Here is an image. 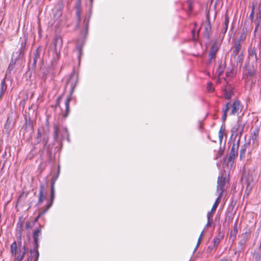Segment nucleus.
Segmentation results:
<instances>
[{"label":"nucleus","instance_id":"1","mask_svg":"<svg viewBox=\"0 0 261 261\" xmlns=\"http://www.w3.org/2000/svg\"><path fill=\"white\" fill-rule=\"evenodd\" d=\"M239 148V143H233L231 151L229 153V155L227 159H226L225 162L229 164L230 163L231 165L233 163L234 160L238 155V151Z\"/></svg>","mask_w":261,"mask_h":261},{"label":"nucleus","instance_id":"2","mask_svg":"<svg viewBox=\"0 0 261 261\" xmlns=\"http://www.w3.org/2000/svg\"><path fill=\"white\" fill-rule=\"evenodd\" d=\"M244 128V124L241 121H238L232 127L231 132L232 136L236 137L238 136L241 137Z\"/></svg>","mask_w":261,"mask_h":261},{"label":"nucleus","instance_id":"3","mask_svg":"<svg viewBox=\"0 0 261 261\" xmlns=\"http://www.w3.org/2000/svg\"><path fill=\"white\" fill-rule=\"evenodd\" d=\"M37 139L38 143L42 141L45 146L48 141V133L43 129H39L37 135Z\"/></svg>","mask_w":261,"mask_h":261},{"label":"nucleus","instance_id":"4","mask_svg":"<svg viewBox=\"0 0 261 261\" xmlns=\"http://www.w3.org/2000/svg\"><path fill=\"white\" fill-rule=\"evenodd\" d=\"M227 181L226 177L219 176L217 181V192L219 193V196L222 197L224 191V188Z\"/></svg>","mask_w":261,"mask_h":261},{"label":"nucleus","instance_id":"5","mask_svg":"<svg viewBox=\"0 0 261 261\" xmlns=\"http://www.w3.org/2000/svg\"><path fill=\"white\" fill-rule=\"evenodd\" d=\"M255 71L256 69L254 65L249 64L244 67L243 73L244 77L248 78L252 77L255 75Z\"/></svg>","mask_w":261,"mask_h":261},{"label":"nucleus","instance_id":"6","mask_svg":"<svg viewBox=\"0 0 261 261\" xmlns=\"http://www.w3.org/2000/svg\"><path fill=\"white\" fill-rule=\"evenodd\" d=\"M240 238V240L238 243V251L239 252H241L242 250H243L245 248L246 243L249 239V234L247 232H245L244 233L242 234Z\"/></svg>","mask_w":261,"mask_h":261},{"label":"nucleus","instance_id":"7","mask_svg":"<svg viewBox=\"0 0 261 261\" xmlns=\"http://www.w3.org/2000/svg\"><path fill=\"white\" fill-rule=\"evenodd\" d=\"M25 47V43L22 42L21 48L19 50V54L17 56L15 57V55L14 53L13 54L12 56V59L11 60V62L10 63L9 65L15 66L16 61L17 60L21 59L23 55V51L24 50V48Z\"/></svg>","mask_w":261,"mask_h":261},{"label":"nucleus","instance_id":"8","mask_svg":"<svg viewBox=\"0 0 261 261\" xmlns=\"http://www.w3.org/2000/svg\"><path fill=\"white\" fill-rule=\"evenodd\" d=\"M25 47V43L22 42L21 48L19 50V54L17 56L15 57V55L14 53L13 54L12 56V59L11 60V62L10 63L9 65L15 66L16 61L17 60L21 59L23 55V51L24 50V48Z\"/></svg>","mask_w":261,"mask_h":261},{"label":"nucleus","instance_id":"9","mask_svg":"<svg viewBox=\"0 0 261 261\" xmlns=\"http://www.w3.org/2000/svg\"><path fill=\"white\" fill-rule=\"evenodd\" d=\"M41 235V228H37L34 230L33 234L34 243L35 244V247L36 249L38 248L39 245V237Z\"/></svg>","mask_w":261,"mask_h":261},{"label":"nucleus","instance_id":"10","mask_svg":"<svg viewBox=\"0 0 261 261\" xmlns=\"http://www.w3.org/2000/svg\"><path fill=\"white\" fill-rule=\"evenodd\" d=\"M231 108L230 114L235 115L238 111L240 109V103L238 100H235L232 105L229 103V108Z\"/></svg>","mask_w":261,"mask_h":261},{"label":"nucleus","instance_id":"11","mask_svg":"<svg viewBox=\"0 0 261 261\" xmlns=\"http://www.w3.org/2000/svg\"><path fill=\"white\" fill-rule=\"evenodd\" d=\"M241 48V45L240 43V41L236 42L235 43L234 46L232 47L233 53H232V57L231 59V61L232 60V58H233L234 59H236V57L237 55H239V53L240 51Z\"/></svg>","mask_w":261,"mask_h":261},{"label":"nucleus","instance_id":"12","mask_svg":"<svg viewBox=\"0 0 261 261\" xmlns=\"http://www.w3.org/2000/svg\"><path fill=\"white\" fill-rule=\"evenodd\" d=\"M12 116L9 115L8 116L6 122L4 125V129L6 130L7 133L10 132L12 127Z\"/></svg>","mask_w":261,"mask_h":261},{"label":"nucleus","instance_id":"13","mask_svg":"<svg viewBox=\"0 0 261 261\" xmlns=\"http://www.w3.org/2000/svg\"><path fill=\"white\" fill-rule=\"evenodd\" d=\"M55 181L52 180L51 184V195H50V202L48 203L47 205V210H48L51 206L53 200L55 198V189H54Z\"/></svg>","mask_w":261,"mask_h":261},{"label":"nucleus","instance_id":"14","mask_svg":"<svg viewBox=\"0 0 261 261\" xmlns=\"http://www.w3.org/2000/svg\"><path fill=\"white\" fill-rule=\"evenodd\" d=\"M233 94L232 88L230 86H227L224 90V96L227 99H230Z\"/></svg>","mask_w":261,"mask_h":261},{"label":"nucleus","instance_id":"15","mask_svg":"<svg viewBox=\"0 0 261 261\" xmlns=\"http://www.w3.org/2000/svg\"><path fill=\"white\" fill-rule=\"evenodd\" d=\"M81 1L82 0H76L75 4V9L76 10V15L77 16L78 21L80 20V14L81 12Z\"/></svg>","mask_w":261,"mask_h":261},{"label":"nucleus","instance_id":"16","mask_svg":"<svg viewBox=\"0 0 261 261\" xmlns=\"http://www.w3.org/2000/svg\"><path fill=\"white\" fill-rule=\"evenodd\" d=\"M204 27V31L203 33V35L204 37H205L207 39H208L211 31V27L210 25V22L208 21L207 23L205 24Z\"/></svg>","mask_w":261,"mask_h":261},{"label":"nucleus","instance_id":"17","mask_svg":"<svg viewBox=\"0 0 261 261\" xmlns=\"http://www.w3.org/2000/svg\"><path fill=\"white\" fill-rule=\"evenodd\" d=\"M256 51V49L255 47L251 48L249 50V58L250 59L252 58L253 60L255 62H256L257 60Z\"/></svg>","mask_w":261,"mask_h":261},{"label":"nucleus","instance_id":"18","mask_svg":"<svg viewBox=\"0 0 261 261\" xmlns=\"http://www.w3.org/2000/svg\"><path fill=\"white\" fill-rule=\"evenodd\" d=\"M54 45L56 49L60 48L62 45V39L60 36H55L54 39Z\"/></svg>","mask_w":261,"mask_h":261},{"label":"nucleus","instance_id":"19","mask_svg":"<svg viewBox=\"0 0 261 261\" xmlns=\"http://www.w3.org/2000/svg\"><path fill=\"white\" fill-rule=\"evenodd\" d=\"M71 96H69L66 101H65V107H66V110H65V114H64V117H66L69 112H70V109H69V103L71 101Z\"/></svg>","mask_w":261,"mask_h":261},{"label":"nucleus","instance_id":"20","mask_svg":"<svg viewBox=\"0 0 261 261\" xmlns=\"http://www.w3.org/2000/svg\"><path fill=\"white\" fill-rule=\"evenodd\" d=\"M237 225H238V224H237V222H236L235 223L233 228L230 230V238H233V240L236 238V237L238 233V229Z\"/></svg>","mask_w":261,"mask_h":261},{"label":"nucleus","instance_id":"21","mask_svg":"<svg viewBox=\"0 0 261 261\" xmlns=\"http://www.w3.org/2000/svg\"><path fill=\"white\" fill-rule=\"evenodd\" d=\"M229 110V103L228 102L226 104L225 107L223 108L222 111L223 112V115L222 117V119L223 121H224L227 117V112Z\"/></svg>","mask_w":261,"mask_h":261},{"label":"nucleus","instance_id":"22","mask_svg":"<svg viewBox=\"0 0 261 261\" xmlns=\"http://www.w3.org/2000/svg\"><path fill=\"white\" fill-rule=\"evenodd\" d=\"M23 250L22 254L21 255H20L19 254H16V255H15V261H21L23 259L25 254L26 253V249H25V245L23 247Z\"/></svg>","mask_w":261,"mask_h":261},{"label":"nucleus","instance_id":"23","mask_svg":"<svg viewBox=\"0 0 261 261\" xmlns=\"http://www.w3.org/2000/svg\"><path fill=\"white\" fill-rule=\"evenodd\" d=\"M249 145H250V142H249L248 144H245L242 146L240 151L241 159L244 158L246 148Z\"/></svg>","mask_w":261,"mask_h":261},{"label":"nucleus","instance_id":"24","mask_svg":"<svg viewBox=\"0 0 261 261\" xmlns=\"http://www.w3.org/2000/svg\"><path fill=\"white\" fill-rule=\"evenodd\" d=\"M236 61L237 66L239 65L240 67H241L243 61V56L242 53L237 55L236 57V59H234Z\"/></svg>","mask_w":261,"mask_h":261},{"label":"nucleus","instance_id":"25","mask_svg":"<svg viewBox=\"0 0 261 261\" xmlns=\"http://www.w3.org/2000/svg\"><path fill=\"white\" fill-rule=\"evenodd\" d=\"M221 198V197H220V196H219L218 197V198L215 201V202L214 203V204L211 209V211L210 212H208V213H211V217L213 216L214 212L216 211V209L217 208L218 204H219L220 200Z\"/></svg>","mask_w":261,"mask_h":261},{"label":"nucleus","instance_id":"26","mask_svg":"<svg viewBox=\"0 0 261 261\" xmlns=\"http://www.w3.org/2000/svg\"><path fill=\"white\" fill-rule=\"evenodd\" d=\"M218 49V47L216 46L215 44L212 45L211 48V53L210 54L211 59L215 57V55Z\"/></svg>","mask_w":261,"mask_h":261},{"label":"nucleus","instance_id":"27","mask_svg":"<svg viewBox=\"0 0 261 261\" xmlns=\"http://www.w3.org/2000/svg\"><path fill=\"white\" fill-rule=\"evenodd\" d=\"M11 252L12 255L17 254V244L15 242H13L11 245Z\"/></svg>","mask_w":261,"mask_h":261},{"label":"nucleus","instance_id":"28","mask_svg":"<svg viewBox=\"0 0 261 261\" xmlns=\"http://www.w3.org/2000/svg\"><path fill=\"white\" fill-rule=\"evenodd\" d=\"M17 238L18 240V244H19V245H21V236H22V228H21V226H20L19 228L18 227L17 228Z\"/></svg>","mask_w":261,"mask_h":261},{"label":"nucleus","instance_id":"29","mask_svg":"<svg viewBox=\"0 0 261 261\" xmlns=\"http://www.w3.org/2000/svg\"><path fill=\"white\" fill-rule=\"evenodd\" d=\"M258 137L255 136L253 135H251L250 139V141L251 142V140L252 141V146L254 147L257 146V140Z\"/></svg>","mask_w":261,"mask_h":261},{"label":"nucleus","instance_id":"30","mask_svg":"<svg viewBox=\"0 0 261 261\" xmlns=\"http://www.w3.org/2000/svg\"><path fill=\"white\" fill-rule=\"evenodd\" d=\"M45 196L44 195V194L43 193H42L41 192H39V200H38V203L37 204H40L41 203H42V202H43V201L44 200V199H45Z\"/></svg>","mask_w":261,"mask_h":261},{"label":"nucleus","instance_id":"31","mask_svg":"<svg viewBox=\"0 0 261 261\" xmlns=\"http://www.w3.org/2000/svg\"><path fill=\"white\" fill-rule=\"evenodd\" d=\"M211 213H207V223L206 224V227H210L211 226V224L212 223V220L211 219Z\"/></svg>","mask_w":261,"mask_h":261},{"label":"nucleus","instance_id":"32","mask_svg":"<svg viewBox=\"0 0 261 261\" xmlns=\"http://www.w3.org/2000/svg\"><path fill=\"white\" fill-rule=\"evenodd\" d=\"M59 132V129L57 126H55L54 128V138L55 140H57L58 138V134Z\"/></svg>","mask_w":261,"mask_h":261},{"label":"nucleus","instance_id":"33","mask_svg":"<svg viewBox=\"0 0 261 261\" xmlns=\"http://www.w3.org/2000/svg\"><path fill=\"white\" fill-rule=\"evenodd\" d=\"M39 49H37L36 50V53L34 55V64H36V63L37 61V59L39 58Z\"/></svg>","mask_w":261,"mask_h":261},{"label":"nucleus","instance_id":"34","mask_svg":"<svg viewBox=\"0 0 261 261\" xmlns=\"http://www.w3.org/2000/svg\"><path fill=\"white\" fill-rule=\"evenodd\" d=\"M1 91L5 92V91L6 90V89H7V86H6V83H5V79H3V80L1 82Z\"/></svg>","mask_w":261,"mask_h":261},{"label":"nucleus","instance_id":"35","mask_svg":"<svg viewBox=\"0 0 261 261\" xmlns=\"http://www.w3.org/2000/svg\"><path fill=\"white\" fill-rule=\"evenodd\" d=\"M206 88H207V91H208L210 92H212L214 90V88L213 87L212 83H210V82L207 83Z\"/></svg>","mask_w":261,"mask_h":261},{"label":"nucleus","instance_id":"36","mask_svg":"<svg viewBox=\"0 0 261 261\" xmlns=\"http://www.w3.org/2000/svg\"><path fill=\"white\" fill-rule=\"evenodd\" d=\"M33 225H34L33 223H32L30 221H27L25 223V229H28L32 228L33 226Z\"/></svg>","mask_w":261,"mask_h":261},{"label":"nucleus","instance_id":"37","mask_svg":"<svg viewBox=\"0 0 261 261\" xmlns=\"http://www.w3.org/2000/svg\"><path fill=\"white\" fill-rule=\"evenodd\" d=\"M38 257H39V252L36 250V257L35 258V261H37L38 259ZM33 260V256L32 255H31L29 258L28 259H27V261H32Z\"/></svg>","mask_w":261,"mask_h":261},{"label":"nucleus","instance_id":"38","mask_svg":"<svg viewBox=\"0 0 261 261\" xmlns=\"http://www.w3.org/2000/svg\"><path fill=\"white\" fill-rule=\"evenodd\" d=\"M220 242V239H219L218 238H214V239L213 240L214 246V247L217 246Z\"/></svg>","mask_w":261,"mask_h":261},{"label":"nucleus","instance_id":"39","mask_svg":"<svg viewBox=\"0 0 261 261\" xmlns=\"http://www.w3.org/2000/svg\"><path fill=\"white\" fill-rule=\"evenodd\" d=\"M218 136H219V141L220 142H221L222 141L223 138V133L222 129L221 128L220 129V130L219 132Z\"/></svg>","mask_w":261,"mask_h":261},{"label":"nucleus","instance_id":"40","mask_svg":"<svg viewBox=\"0 0 261 261\" xmlns=\"http://www.w3.org/2000/svg\"><path fill=\"white\" fill-rule=\"evenodd\" d=\"M255 259L257 261H261V250L258 253H257L255 256Z\"/></svg>","mask_w":261,"mask_h":261},{"label":"nucleus","instance_id":"41","mask_svg":"<svg viewBox=\"0 0 261 261\" xmlns=\"http://www.w3.org/2000/svg\"><path fill=\"white\" fill-rule=\"evenodd\" d=\"M228 24H229V17H228V15L227 14H226L225 16V20H224L223 25L228 27Z\"/></svg>","mask_w":261,"mask_h":261},{"label":"nucleus","instance_id":"42","mask_svg":"<svg viewBox=\"0 0 261 261\" xmlns=\"http://www.w3.org/2000/svg\"><path fill=\"white\" fill-rule=\"evenodd\" d=\"M48 210H47V208L43 211H42L41 212H40V213L39 214V215L37 217V218L35 219V221H37L38 218H39L41 216L44 215L46 212V211H47Z\"/></svg>","mask_w":261,"mask_h":261},{"label":"nucleus","instance_id":"43","mask_svg":"<svg viewBox=\"0 0 261 261\" xmlns=\"http://www.w3.org/2000/svg\"><path fill=\"white\" fill-rule=\"evenodd\" d=\"M251 135H253L255 136H257V137H258V135H259V129L258 128H256L255 129L252 133L251 134Z\"/></svg>","mask_w":261,"mask_h":261},{"label":"nucleus","instance_id":"44","mask_svg":"<svg viewBox=\"0 0 261 261\" xmlns=\"http://www.w3.org/2000/svg\"><path fill=\"white\" fill-rule=\"evenodd\" d=\"M228 29V27L225 25H223V28L221 30V33L223 35L226 32Z\"/></svg>","mask_w":261,"mask_h":261},{"label":"nucleus","instance_id":"45","mask_svg":"<svg viewBox=\"0 0 261 261\" xmlns=\"http://www.w3.org/2000/svg\"><path fill=\"white\" fill-rule=\"evenodd\" d=\"M251 190V187H250V185H249V184H248L247 189H246V191H245V193H246L247 195H248V194H249V193H250V192Z\"/></svg>","mask_w":261,"mask_h":261},{"label":"nucleus","instance_id":"46","mask_svg":"<svg viewBox=\"0 0 261 261\" xmlns=\"http://www.w3.org/2000/svg\"><path fill=\"white\" fill-rule=\"evenodd\" d=\"M203 231H202L200 235V237L198 239V242H197V246H196V248H197V247L199 246V245L200 244V242H201V238H202V236L203 235Z\"/></svg>","mask_w":261,"mask_h":261},{"label":"nucleus","instance_id":"47","mask_svg":"<svg viewBox=\"0 0 261 261\" xmlns=\"http://www.w3.org/2000/svg\"><path fill=\"white\" fill-rule=\"evenodd\" d=\"M14 68V66L9 65L7 69V73L8 72L10 73L11 71H12Z\"/></svg>","mask_w":261,"mask_h":261},{"label":"nucleus","instance_id":"48","mask_svg":"<svg viewBox=\"0 0 261 261\" xmlns=\"http://www.w3.org/2000/svg\"><path fill=\"white\" fill-rule=\"evenodd\" d=\"M44 190H45V188H44V185H41L40 186V191H39V192H41L42 193H43Z\"/></svg>","mask_w":261,"mask_h":261},{"label":"nucleus","instance_id":"49","mask_svg":"<svg viewBox=\"0 0 261 261\" xmlns=\"http://www.w3.org/2000/svg\"><path fill=\"white\" fill-rule=\"evenodd\" d=\"M246 38V35L245 33H243L241 34L240 36V41H243Z\"/></svg>","mask_w":261,"mask_h":261},{"label":"nucleus","instance_id":"50","mask_svg":"<svg viewBox=\"0 0 261 261\" xmlns=\"http://www.w3.org/2000/svg\"><path fill=\"white\" fill-rule=\"evenodd\" d=\"M89 19V18H88V19H86L85 18V20H84V23H85V25H86V27H87L88 25Z\"/></svg>","mask_w":261,"mask_h":261},{"label":"nucleus","instance_id":"51","mask_svg":"<svg viewBox=\"0 0 261 261\" xmlns=\"http://www.w3.org/2000/svg\"><path fill=\"white\" fill-rule=\"evenodd\" d=\"M4 93H5V92L0 91V100L2 99Z\"/></svg>","mask_w":261,"mask_h":261},{"label":"nucleus","instance_id":"52","mask_svg":"<svg viewBox=\"0 0 261 261\" xmlns=\"http://www.w3.org/2000/svg\"><path fill=\"white\" fill-rule=\"evenodd\" d=\"M254 10V8H253V9H252V12H251V14H250V16H252V15H253V13H254V10Z\"/></svg>","mask_w":261,"mask_h":261},{"label":"nucleus","instance_id":"53","mask_svg":"<svg viewBox=\"0 0 261 261\" xmlns=\"http://www.w3.org/2000/svg\"><path fill=\"white\" fill-rule=\"evenodd\" d=\"M90 1L91 5L92 6L93 0H90Z\"/></svg>","mask_w":261,"mask_h":261},{"label":"nucleus","instance_id":"54","mask_svg":"<svg viewBox=\"0 0 261 261\" xmlns=\"http://www.w3.org/2000/svg\"><path fill=\"white\" fill-rule=\"evenodd\" d=\"M222 261H229V260H227V259H222L221 260Z\"/></svg>","mask_w":261,"mask_h":261},{"label":"nucleus","instance_id":"55","mask_svg":"<svg viewBox=\"0 0 261 261\" xmlns=\"http://www.w3.org/2000/svg\"><path fill=\"white\" fill-rule=\"evenodd\" d=\"M61 99V97H59L58 99V101H59Z\"/></svg>","mask_w":261,"mask_h":261},{"label":"nucleus","instance_id":"56","mask_svg":"<svg viewBox=\"0 0 261 261\" xmlns=\"http://www.w3.org/2000/svg\"><path fill=\"white\" fill-rule=\"evenodd\" d=\"M210 249V247H209L207 250V251H208L209 250V249Z\"/></svg>","mask_w":261,"mask_h":261}]
</instances>
